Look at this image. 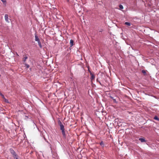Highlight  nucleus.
Instances as JSON below:
<instances>
[{
    "instance_id": "9b49d317",
    "label": "nucleus",
    "mask_w": 159,
    "mask_h": 159,
    "mask_svg": "<svg viewBox=\"0 0 159 159\" xmlns=\"http://www.w3.org/2000/svg\"><path fill=\"white\" fill-rule=\"evenodd\" d=\"M61 130L62 133V134L63 136H64L65 137L66 136V135H65V129H63V130Z\"/></svg>"
},
{
    "instance_id": "423d86ee",
    "label": "nucleus",
    "mask_w": 159,
    "mask_h": 159,
    "mask_svg": "<svg viewBox=\"0 0 159 159\" xmlns=\"http://www.w3.org/2000/svg\"><path fill=\"white\" fill-rule=\"evenodd\" d=\"M74 41L73 40L70 39V44L71 47H72L73 45Z\"/></svg>"
},
{
    "instance_id": "a211bd4d",
    "label": "nucleus",
    "mask_w": 159,
    "mask_h": 159,
    "mask_svg": "<svg viewBox=\"0 0 159 159\" xmlns=\"http://www.w3.org/2000/svg\"><path fill=\"white\" fill-rule=\"evenodd\" d=\"M18 157V156H17V155H16V156H15H15H14V157H14L15 159H19L18 158V157Z\"/></svg>"
},
{
    "instance_id": "ddd939ff",
    "label": "nucleus",
    "mask_w": 159,
    "mask_h": 159,
    "mask_svg": "<svg viewBox=\"0 0 159 159\" xmlns=\"http://www.w3.org/2000/svg\"><path fill=\"white\" fill-rule=\"evenodd\" d=\"M154 119H155V120H157L158 121L159 120V118H158V117L157 116H155L154 118Z\"/></svg>"
},
{
    "instance_id": "bb28decb",
    "label": "nucleus",
    "mask_w": 159,
    "mask_h": 159,
    "mask_svg": "<svg viewBox=\"0 0 159 159\" xmlns=\"http://www.w3.org/2000/svg\"><path fill=\"white\" fill-rule=\"evenodd\" d=\"M68 1H69V0H68Z\"/></svg>"
},
{
    "instance_id": "9d476101",
    "label": "nucleus",
    "mask_w": 159,
    "mask_h": 159,
    "mask_svg": "<svg viewBox=\"0 0 159 159\" xmlns=\"http://www.w3.org/2000/svg\"><path fill=\"white\" fill-rule=\"evenodd\" d=\"M100 145L102 147H104V144L103 141H101L100 143Z\"/></svg>"
},
{
    "instance_id": "5701e85b",
    "label": "nucleus",
    "mask_w": 159,
    "mask_h": 159,
    "mask_svg": "<svg viewBox=\"0 0 159 159\" xmlns=\"http://www.w3.org/2000/svg\"><path fill=\"white\" fill-rule=\"evenodd\" d=\"M28 118V117L27 116H25V119L27 120Z\"/></svg>"
},
{
    "instance_id": "2eb2a0df",
    "label": "nucleus",
    "mask_w": 159,
    "mask_h": 159,
    "mask_svg": "<svg viewBox=\"0 0 159 159\" xmlns=\"http://www.w3.org/2000/svg\"><path fill=\"white\" fill-rule=\"evenodd\" d=\"M119 7L120 9H123V7L122 5H120Z\"/></svg>"
},
{
    "instance_id": "393cba45",
    "label": "nucleus",
    "mask_w": 159,
    "mask_h": 159,
    "mask_svg": "<svg viewBox=\"0 0 159 159\" xmlns=\"http://www.w3.org/2000/svg\"><path fill=\"white\" fill-rule=\"evenodd\" d=\"M110 98H111V99H112L113 100V99H114V98H113V97H112V96H110Z\"/></svg>"
},
{
    "instance_id": "1a4fd4ad",
    "label": "nucleus",
    "mask_w": 159,
    "mask_h": 159,
    "mask_svg": "<svg viewBox=\"0 0 159 159\" xmlns=\"http://www.w3.org/2000/svg\"><path fill=\"white\" fill-rule=\"evenodd\" d=\"M91 80H93L94 79L95 76L93 74H92L91 73Z\"/></svg>"
},
{
    "instance_id": "412c9836",
    "label": "nucleus",
    "mask_w": 159,
    "mask_h": 159,
    "mask_svg": "<svg viewBox=\"0 0 159 159\" xmlns=\"http://www.w3.org/2000/svg\"><path fill=\"white\" fill-rule=\"evenodd\" d=\"M1 96H2V98L3 99H4V98H5V97H4V95L3 94H2Z\"/></svg>"
},
{
    "instance_id": "7ed1b4c3",
    "label": "nucleus",
    "mask_w": 159,
    "mask_h": 159,
    "mask_svg": "<svg viewBox=\"0 0 159 159\" xmlns=\"http://www.w3.org/2000/svg\"><path fill=\"white\" fill-rule=\"evenodd\" d=\"M5 21L8 23H9V19L8 17V15L7 14H6L5 15Z\"/></svg>"
},
{
    "instance_id": "f8f14e48",
    "label": "nucleus",
    "mask_w": 159,
    "mask_h": 159,
    "mask_svg": "<svg viewBox=\"0 0 159 159\" xmlns=\"http://www.w3.org/2000/svg\"><path fill=\"white\" fill-rule=\"evenodd\" d=\"M125 25H126L128 26H129L130 25H131V24L129 22H125Z\"/></svg>"
},
{
    "instance_id": "4be33fe9",
    "label": "nucleus",
    "mask_w": 159,
    "mask_h": 159,
    "mask_svg": "<svg viewBox=\"0 0 159 159\" xmlns=\"http://www.w3.org/2000/svg\"><path fill=\"white\" fill-rule=\"evenodd\" d=\"M1 96H2V98L3 99H4V98H5V97H4V95L3 94H2Z\"/></svg>"
},
{
    "instance_id": "a878e982",
    "label": "nucleus",
    "mask_w": 159,
    "mask_h": 159,
    "mask_svg": "<svg viewBox=\"0 0 159 159\" xmlns=\"http://www.w3.org/2000/svg\"><path fill=\"white\" fill-rule=\"evenodd\" d=\"M2 94L0 92V95H1Z\"/></svg>"
},
{
    "instance_id": "f257e3e1",
    "label": "nucleus",
    "mask_w": 159,
    "mask_h": 159,
    "mask_svg": "<svg viewBox=\"0 0 159 159\" xmlns=\"http://www.w3.org/2000/svg\"><path fill=\"white\" fill-rule=\"evenodd\" d=\"M58 124H59L60 127V129L61 130L64 129V125L62 124L60 120H59L58 121Z\"/></svg>"
},
{
    "instance_id": "6ab92c4d",
    "label": "nucleus",
    "mask_w": 159,
    "mask_h": 159,
    "mask_svg": "<svg viewBox=\"0 0 159 159\" xmlns=\"http://www.w3.org/2000/svg\"><path fill=\"white\" fill-rule=\"evenodd\" d=\"M3 3H6V0H1Z\"/></svg>"
},
{
    "instance_id": "20e7f679",
    "label": "nucleus",
    "mask_w": 159,
    "mask_h": 159,
    "mask_svg": "<svg viewBox=\"0 0 159 159\" xmlns=\"http://www.w3.org/2000/svg\"><path fill=\"white\" fill-rule=\"evenodd\" d=\"M35 40L36 41H37V42L40 41V39H39V38L37 36V35L36 34H35Z\"/></svg>"
},
{
    "instance_id": "b1692460",
    "label": "nucleus",
    "mask_w": 159,
    "mask_h": 159,
    "mask_svg": "<svg viewBox=\"0 0 159 159\" xmlns=\"http://www.w3.org/2000/svg\"><path fill=\"white\" fill-rule=\"evenodd\" d=\"M113 101L114 102H116V101L115 99H113Z\"/></svg>"
},
{
    "instance_id": "39448f33",
    "label": "nucleus",
    "mask_w": 159,
    "mask_h": 159,
    "mask_svg": "<svg viewBox=\"0 0 159 159\" xmlns=\"http://www.w3.org/2000/svg\"><path fill=\"white\" fill-rule=\"evenodd\" d=\"M28 57L26 55L23 58V62H25L26 60L27 59Z\"/></svg>"
},
{
    "instance_id": "6e6552de",
    "label": "nucleus",
    "mask_w": 159,
    "mask_h": 159,
    "mask_svg": "<svg viewBox=\"0 0 159 159\" xmlns=\"http://www.w3.org/2000/svg\"><path fill=\"white\" fill-rule=\"evenodd\" d=\"M38 45H39V47L40 48H42V45L40 41H39L38 42Z\"/></svg>"
},
{
    "instance_id": "4468645a",
    "label": "nucleus",
    "mask_w": 159,
    "mask_h": 159,
    "mask_svg": "<svg viewBox=\"0 0 159 159\" xmlns=\"http://www.w3.org/2000/svg\"><path fill=\"white\" fill-rule=\"evenodd\" d=\"M142 73L144 75L146 74V71L144 70H143L142 71Z\"/></svg>"
},
{
    "instance_id": "dca6fc26",
    "label": "nucleus",
    "mask_w": 159,
    "mask_h": 159,
    "mask_svg": "<svg viewBox=\"0 0 159 159\" xmlns=\"http://www.w3.org/2000/svg\"><path fill=\"white\" fill-rule=\"evenodd\" d=\"M4 102L6 103H9V101L8 100L6 99L5 98L4 99Z\"/></svg>"
},
{
    "instance_id": "0eeeda50",
    "label": "nucleus",
    "mask_w": 159,
    "mask_h": 159,
    "mask_svg": "<svg viewBox=\"0 0 159 159\" xmlns=\"http://www.w3.org/2000/svg\"><path fill=\"white\" fill-rule=\"evenodd\" d=\"M139 140L141 142H146V140L144 138H139Z\"/></svg>"
},
{
    "instance_id": "f03ea898",
    "label": "nucleus",
    "mask_w": 159,
    "mask_h": 159,
    "mask_svg": "<svg viewBox=\"0 0 159 159\" xmlns=\"http://www.w3.org/2000/svg\"><path fill=\"white\" fill-rule=\"evenodd\" d=\"M10 151L11 154L13 155V157L14 156L15 157L16 155H17L15 151L12 149L10 148Z\"/></svg>"
},
{
    "instance_id": "aec40b11",
    "label": "nucleus",
    "mask_w": 159,
    "mask_h": 159,
    "mask_svg": "<svg viewBox=\"0 0 159 159\" xmlns=\"http://www.w3.org/2000/svg\"><path fill=\"white\" fill-rule=\"evenodd\" d=\"M1 96H2V98L3 99H4V98H5V97H4V95L3 94H2Z\"/></svg>"
},
{
    "instance_id": "f3484780",
    "label": "nucleus",
    "mask_w": 159,
    "mask_h": 159,
    "mask_svg": "<svg viewBox=\"0 0 159 159\" xmlns=\"http://www.w3.org/2000/svg\"><path fill=\"white\" fill-rule=\"evenodd\" d=\"M25 66H26V67L27 68H28L29 67H30L29 65L28 64H25Z\"/></svg>"
}]
</instances>
